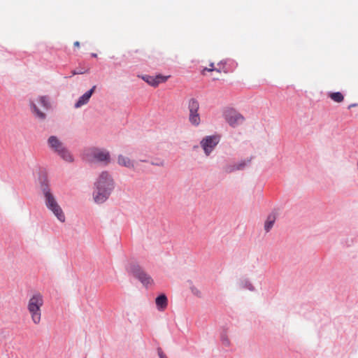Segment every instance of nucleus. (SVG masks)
<instances>
[{
    "instance_id": "nucleus-25",
    "label": "nucleus",
    "mask_w": 358,
    "mask_h": 358,
    "mask_svg": "<svg viewBox=\"0 0 358 358\" xmlns=\"http://www.w3.org/2000/svg\"><path fill=\"white\" fill-rule=\"evenodd\" d=\"M213 70H214V69H213V68H210V69L205 68V69H203V71H213Z\"/></svg>"
},
{
    "instance_id": "nucleus-23",
    "label": "nucleus",
    "mask_w": 358,
    "mask_h": 358,
    "mask_svg": "<svg viewBox=\"0 0 358 358\" xmlns=\"http://www.w3.org/2000/svg\"><path fill=\"white\" fill-rule=\"evenodd\" d=\"M191 290H192V294H194L195 296H201V293L196 287L192 286L191 287Z\"/></svg>"
},
{
    "instance_id": "nucleus-7",
    "label": "nucleus",
    "mask_w": 358,
    "mask_h": 358,
    "mask_svg": "<svg viewBox=\"0 0 358 358\" xmlns=\"http://www.w3.org/2000/svg\"><path fill=\"white\" fill-rule=\"evenodd\" d=\"M220 141L218 135L206 136L200 141V146L206 157H209Z\"/></svg>"
},
{
    "instance_id": "nucleus-21",
    "label": "nucleus",
    "mask_w": 358,
    "mask_h": 358,
    "mask_svg": "<svg viewBox=\"0 0 358 358\" xmlns=\"http://www.w3.org/2000/svg\"><path fill=\"white\" fill-rule=\"evenodd\" d=\"M150 164L155 166L163 167L165 166V161L162 159L159 158L152 160V162H150Z\"/></svg>"
},
{
    "instance_id": "nucleus-14",
    "label": "nucleus",
    "mask_w": 358,
    "mask_h": 358,
    "mask_svg": "<svg viewBox=\"0 0 358 358\" xmlns=\"http://www.w3.org/2000/svg\"><path fill=\"white\" fill-rule=\"evenodd\" d=\"M95 88L96 86H93L90 90L87 91L84 94L80 96L78 100L76 102L74 107L76 108H79L87 104L89 102L93 92H94Z\"/></svg>"
},
{
    "instance_id": "nucleus-24",
    "label": "nucleus",
    "mask_w": 358,
    "mask_h": 358,
    "mask_svg": "<svg viewBox=\"0 0 358 358\" xmlns=\"http://www.w3.org/2000/svg\"><path fill=\"white\" fill-rule=\"evenodd\" d=\"M158 355L159 358H168L166 355L159 349L158 350Z\"/></svg>"
},
{
    "instance_id": "nucleus-1",
    "label": "nucleus",
    "mask_w": 358,
    "mask_h": 358,
    "mask_svg": "<svg viewBox=\"0 0 358 358\" xmlns=\"http://www.w3.org/2000/svg\"><path fill=\"white\" fill-rule=\"evenodd\" d=\"M40 189L47 209L50 211L60 222H64L66 220L65 214L59 204L56 196L54 194L50 183L47 180L41 182Z\"/></svg>"
},
{
    "instance_id": "nucleus-20",
    "label": "nucleus",
    "mask_w": 358,
    "mask_h": 358,
    "mask_svg": "<svg viewBox=\"0 0 358 358\" xmlns=\"http://www.w3.org/2000/svg\"><path fill=\"white\" fill-rule=\"evenodd\" d=\"M329 96L335 102L341 103L343 101L344 96L342 93L339 92H330L329 94Z\"/></svg>"
},
{
    "instance_id": "nucleus-9",
    "label": "nucleus",
    "mask_w": 358,
    "mask_h": 358,
    "mask_svg": "<svg viewBox=\"0 0 358 358\" xmlns=\"http://www.w3.org/2000/svg\"><path fill=\"white\" fill-rule=\"evenodd\" d=\"M112 192V191L107 189V188L94 185L93 200L96 204H102L108 199Z\"/></svg>"
},
{
    "instance_id": "nucleus-28",
    "label": "nucleus",
    "mask_w": 358,
    "mask_h": 358,
    "mask_svg": "<svg viewBox=\"0 0 358 358\" xmlns=\"http://www.w3.org/2000/svg\"><path fill=\"white\" fill-rule=\"evenodd\" d=\"M92 57H97V55L96 53H92Z\"/></svg>"
},
{
    "instance_id": "nucleus-13",
    "label": "nucleus",
    "mask_w": 358,
    "mask_h": 358,
    "mask_svg": "<svg viewBox=\"0 0 358 358\" xmlns=\"http://www.w3.org/2000/svg\"><path fill=\"white\" fill-rule=\"evenodd\" d=\"M169 77V76H164L162 75H157L156 76L145 75L143 76L141 78L150 85L157 87L159 84L165 83Z\"/></svg>"
},
{
    "instance_id": "nucleus-17",
    "label": "nucleus",
    "mask_w": 358,
    "mask_h": 358,
    "mask_svg": "<svg viewBox=\"0 0 358 358\" xmlns=\"http://www.w3.org/2000/svg\"><path fill=\"white\" fill-rule=\"evenodd\" d=\"M117 162L120 166L131 169H134L135 166L134 162L133 160L122 155H119L117 156Z\"/></svg>"
},
{
    "instance_id": "nucleus-26",
    "label": "nucleus",
    "mask_w": 358,
    "mask_h": 358,
    "mask_svg": "<svg viewBox=\"0 0 358 358\" xmlns=\"http://www.w3.org/2000/svg\"><path fill=\"white\" fill-rule=\"evenodd\" d=\"M74 45L76 46V47H79L80 46V43L78 41H76L74 43Z\"/></svg>"
},
{
    "instance_id": "nucleus-4",
    "label": "nucleus",
    "mask_w": 358,
    "mask_h": 358,
    "mask_svg": "<svg viewBox=\"0 0 358 358\" xmlns=\"http://www.w3.org/2000/svg\"><path fill=\"white\" fill-rule=\"evenodd\" d=\"M37 103H38L45 110H48L51 107L50 99L48 96H39L35 100H29V106L31 113L37 119L44 120L46 118V114L38 108Z\"/></svg>"
},
{
    "instance_id": "nucleus-27",
    "label": "nucleus",
    "mask_w": 358,
    "mask_h": 358,
    "mask_svg": "<svg viewBox=\"0 0 358 358\" xmlns=\"http://www.w3.org/2000/svg\"><path fill=\"white\" fill-rule=\"evenodd\" d=\"M356 106H357V104H355V103L351 104L349 106V108H351L352 107H355Z\"/></svg>"
},
{
    "instance_id": "nucleus-3",
    "label": "nucleus",
    "mask_w": 358,
    "mask_h": 358,
    "mask_svg": "<svg viewBox=\"0 0 358 358\" xmlns=\"http://www.w3.org/2000/svg\"><path fill=\"white\" fill-rule=\"evenodd\" d=\"M85 155L88 161L103 166H108L112 161L110 152L103 148L92 147L87 150Z\"/></svg>"
},
{
    "instance_id": "nucleus-18",
    "label": "nucleus",
    "mask_w": 358,
    "mask_h": 358,
    "mask_svg": "<svg viewBox=\"0 0 358 358\" xmlns=\"http://www.w3.org/2000/svg\"><path fill=\"white\" fill-rule=\"evenodd\" d=\"M31 322L35 325H38L41 322L42 320V310L41 309H31L27 310Z\"/></svg>"
},
{
    "instance_id": "nucleus-11",
    "label": "nucleus",
    "mask_w": 358,
    "mask_h": 358,
    "mask_svg": "<svg viewBox=\"0 0 358 358\" xmlns=\"http://www.w3.org/2000/svg\"><path fill=\"white\" fill-rule=\"evenodd\" d=\"M44 305V297L39 292H34L29 298L27 310L41 309Z\"/></svg>"
},
{
    "instance_id": "nucleus-8",
    "label": "nucleus",
    "mask_w": 358,
    "mask_h": 358,
    "mask_svg": "<svg viewBox=\"0 0 358 358\" xmlns=\"http://www.w3.org/2000/svg\"><path fill=\"white\" fill-rule=\"evenodd\" d=\"M94 185H99L103 188L113 192L115 182L110 172L108 171H101L97 176L96 180L94 182Z\"/></svg>"
},
{
    "instance_id": "nucleus-22",
    "label": "nucleus",
    "mask_w": 358,
    "mask_h": 358,
    "mask_svg": "<svg viewBox=\"0 0 358 358\" xmlns=\"http://www.w3.org/2000/svg\"><path fill=\"white\" fill-rule=\"evenodd\" d=\"M87 72H88V69H80L72 71V75L73 76L80 75V74H83Z\"/></svg>"
},
{
    "instance_id": "nucleus-10",
    "label": "nucleus",
    "mask_w": 358,
    "mask_h": 358,
    "mask_svg": "<svg viewBox=\"0 0 358 358\" xmlns=\"http://www.w3.org/2000/svg\"><path fill=\"white\" fill-rule=\"evenodd\" d=\"M226 121L232 127H238L244 122V117L234 109L230 108L224 112Z\"/></svg>"
},
{
    "instance_id": "nucleus-5",
    "label": "nucleus",
    "mask_w": 358,
    "mask_h": 358,
    "mask_svg": "<svg viewBox=\"0 0 358 358\" xmlns=\"http://www.w3.org/2000/svg\"><path fill=\"white\" fill-rule=\"evenodd\" d=\"M127 271L129 273L137 278L145 287H149L154 285L152 277L138 264L136 263L130 264L127 266Z\"/></svg>"
},
{
    "instance_id": "nucleus-6",
    "label": "nucleus",
    "mask_w": 358,
    "mask_h": 358,
    "mask_svg": "<svg viewBox=\"0 0 358 358\" xmlns=\"http://www.w3.org/2000/svg\"><path fill=\"white\" fill-rule=\"evenodd\" d=\"M187 108L189 110V123L194 127H198L201 123V117L199 113V101L195 98L189 99L187 102Z\"/></svg>"
},
{
    "instance_id": "nucleus-19",
    "label": "nucleus",
    "mask_w": 358,
    "mask_h": 358,
    "mask_svg": "<svg viewBox=\"0 0 358 358\" xmlns=\"http://www.w3.org/2000/svg\"><path fill=\"white\" fill-rule=\"evenodd\" d=\"M276 218L277 215L274 212H272L268 215L264 224V229L266 233L271 230L276 221Z\"/></svg>"
},
{
    "instance_id": "nucleus-15",
    "label": "nucleus",
    "mask_w": 358,
    "mask_h": 358,
    "mask_svg": "<svg viewBox=\"0 0 358 358\" xmlns=\"http://www.w3.org/2000/svg\"><path fill=\"white\" fill-rule=\"evenodd\" d=\"M238 289H248L250 292L256 290L255 287L253 285L251 280L248 278H241L236 282Z\"/></svg>"
},
{
    "instance_id": "nucleus-2",
    "label": "nucleus",
    "mask_w": 358,
    "mask_h": 358,
    "mask_svg": "<svg viewBox=\"0 0 358 358\" xmlns=\"http://www.w3.org/2000/svg\"><path fill=\"white\" fill-rule=\"evenodd\" d=\"M48 148L66 162H73L74 158L64 142L57 136H50L47 140Z\"/></svg>"
},
{
    "instance_id": "nucleus-12",
    "label": "nucleus",
    "mask_w": 358,
    "mask_h": 358,
    "mask_svg": "<svg viewBox=\"0 0 358 358\" xmlns=\"http://www.w3.org/2000/svg\"><path fill=\"white\" fill-rule=\"evenodd\" d=\"M250 162V159H247L238 162L229 163L223 167V171L226 173H231L237 171H241L248 166Z\"/></svg>"
},
{
    "instance_id": "nucleus-16",
    "label": "nucleus",
    "mask_w": 358,
    "mask_h": 358,
    "mask_svg": "<svg viewBox=\"0 0 358 358\" xmlns=\"http://www.w3.org/2000/svg\"><path fill=\"white\" fill-rule=\"evenodd\" d=\"M168 298L164 294H161L155 299L156 308L159 312L164 311L168 307Z\"/></svg>"
}]
</instances>
